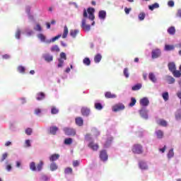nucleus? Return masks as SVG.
Instances as JSON below:
<instances>
[{"label": "nucleus", "mask_w": 181, "mask_h": 181, "mask_svg": "<svg viewBox=\"0 0 181 181\" xmlns=\"http://www.w3.org/2000/svg\"><path fill=\"white\" fill-rule=\"evenodd\" d=\"M146 14L145 13H140L139 14V21H144L145 19Z\"/></svg>", "instance_id": "obj_52"}, {"label": "nucleus", "mask_w": 181, "mask_h": 181, "mask_svg": "<svg viewBox=\"0 0 181 181\" xmlns=\"http://www.w3.org/2000/svg\"><path fill=\"white\" fill-rule=\"evenodd\" d=\"M98 18L101 21H105V18H107V12L104 10H101L98 13Z\"/></svg>", "instance_id": "obj_12"}, {"label": "nucleus", "mask_w": 181, "mask_h": 181, "mask_svg": "<svg viewBox=\"0 0 181 181\" xmlns=\"http://www.w3.org/2000/svg\"><path fill=\"white\" fill-rule=\"evenodd\" d=\"M43 59H45V62L49 63V62H53V55H50L49 54H44L42 55Z\"/></svg>", "instance_id": "obj_14"}, {"label": "nucleus", "mask_w": 181, "mask_h": 181, "mask_svg": "<svg viewBox=\"0 0 181 181\" xmlns=\"http://www.w3.org/2000/svg\"><path fill=\"white\" fill-rule=\"evenodd\" d=\"M44 165L45 163H43L42 160H40L36 167V163L33 161L30 163V169L32 172H40L43 169Z\"/></svg>", "instance_id": "obj_1"}, {"label": "nucleus", "mask_w": 181, "mask_h": 181, "mask_svg": "<svg viewBox=\"0 0 181 181\" xmlns=\"http://www.w3.org/2000/svg\"><path fill=\"white\" fill-rule=\"evenodd\" d=\"M92 132L93 134H95V136H98V135H100V132L98 131L96 128H93Z\"/></svg>", "instance_id": "obj_53"}, {"label": "nucleus", "mask_w": 181, "mask_h": 181, "mask_svg": "<svg viewBox=\"0 0 181 181\" xmlns=\"http://www.w3.org/2000/svg\"><path fill=\"white\" fill-rule=\"evenodd\" d=\"M168 69L171 73H173V71L176 70V64H175L174 62H170L168 64Z\"/></svg>", "instance_id": "obj_22"}, {"label": "nucleus", "mask_w": 181, "mask_h": 181, "mask_svg": "<svg viewBox=\"0 0 181 181\" xmlns=\"http://www.w3.org/2000/svg\"><path fill=\"white\" fill-rule=\"evenodd\" d=\"M83 64H85V66H90V64H91V61L90 60L89 58L86 57L83 59Z\"/></svg>", "instance_id": "obj_40"}, {"label": "nucleus", "mask_w": 181, "mask_h": 181, "mask_svg": "<svg viewBox=\"0 0 181 181\" xmlns=\"http://www.w3.org/2000/svg\"><path fill=\"white\" fill-rule=\"evenodd\" d=\"M83 118L77 117L76 119V125H78L79 127H81V125H83Z\"/></svg>", "instance_id": "obj_36"}, {"label": "nucleus", "mask_w": 181, "mask_h": 181, "mask_svg": "<svg viewBox=\"0 0 181 181\" xmlns=\"http://www.w3.org/2000/svg\"><path fill=\"white\" fill-rule=\"evenodd\" d=\"M162 97L164 101H168L169 100V93L168 92L163 93Z\"/></svg>", "instance_id": "obj_43"}, {"label": "nucleus", "mask_w": 181, "mask_h": 181, "mask_svg": "<svg viewBox=\"0 0 181 181\" xmlns=\"http://www.w3.org/2000/svg\"><path fill=\"white\" fill-rule=\"evenodd\" d=\"M168 6H170L171 8H173V6H175V2L173 1H169L168 2Z\"/></svg>", "instance_id": "obj_63"}, {"label": "nucleus", "mask_w": 181, "mask_h": 181, "mask_svg": "<svg viewBox=\"0 0 181 181\" xmlns=\"http://www.w3.org/2000/svg\"><path fill=\"white\" fill-rule=\"evenodd\" d=\"M41 113H42V110H40V108H37L35 110V115H40Z\"/></svg>", "instance_id": "obj_60"}, {"label": "nucleus", "mask_w": 181, "mask_h": 181, "mask_svg": "<svg viewBox=\"0 0 181 181\" xmlns=\"http://www.w3.org/2000/svg\"><path fill=\"white\" fill-rule=\"evenodd\" d=\"M59 131V128L56 126H52L50 127V134L52 135H56V133Z\"/></svg>", "instance_id": "obj_29"}, {"label": "nucleus", "mask_w": 181, "mask_h": 181, "mask_svg": "<svg viewBox=\"0 0 181 181\" xmlns=\"http://www.w3.org/2000/svg\"><path fill=\"white\" fill-rule=\"evenodd\" d=\"M173 74L174 77H176V78L181 77L180 71L175 70V71H173Z\"/></svg>", "instance_id": "obj_45"}, {"label": "nucleus", "mask_w": 181, "mask_h": 181, "mask_svg": "<svg viewBox=\"0 0 181 181\" xmlns=\"http://www.w3.org/2000/svg\"><path fill=\"white\" fill-rule=\"evenodd\" d=\"M100 158L101 160H107L108 155H107V151H105V150H103L102 151H100Z\"/></svg>", "instance_id": "obj_13"}, {"label": "nucleus", "mask_w": 181, "mask_h": 181, "mask_svg": "<svg viewBox=\"0 0 181 181\" xmlns=\"http://www.w3.org/2000/svg\"><path fill=\"white\" fill-rule=\"evenodd\" d=\"M175 119L179 121L181 119V110H178L175 113Z\"/></svg>", "instance_id": "obj_42"}, {"label": "nucleus", "mask_w": 181, "mask_h": 181, "mask_svg": "<svg viewBox=\"0 0 181 181\" xmlns=\"http://www.w3.org/2000/svg\"><path fill=\"white\" fill-rule=\"evenodd\" d=\"M168 32L170 35H173L176 32V30L175 29V27H171L168 29Z\"/></svg>", "instance_id": "obj_50"}, {"label": "nucleus", "mask_w": 181, "mask_h": 181, "mask_svg": "<svg viewBox=\"0 0 181 181\" xmlns=\"http://www.w3.org/2000/svg\"><path fill=\"white\" fill-rule=\"evenodd\" d=\"M91 26H94V23H92L91 25L87 23L81 24V28L83 30H84V32H88L90 29H91Z\"/></svg>", "instance_id": "obj_11"}, {"label": "nucleus", "mask_w": 181, "mask_h": 181, "mask_svg": "<svg viewBox=\"0 0 181 181\" xmlns=\"http://www.w3.org/2000/svg\"><path fill=\"white\" fill-rule=\"evenodd\" d=\"M66 175H70L73 173V169L71 168H66L64 170Z\"/></svg>", "instance_id": "obj_49"}, {"label": "nucleus", "mask_w": 181, "mask_h": 181, "mask_svg": "<svg viewBox=\"0 0 181 181\" xmlns=\"http://www.w3.org/2000/svg\"><path fill=\"white\" fill-rule=\"evenodd\" d=\"M158 124H159V125H161L162 127H167V125H168V122H166L165 120H163V119H159L158 121Z\"/></svg>", "instance_id": "obj_39"}, {"label": "nucleus", "mask_w": 181, "mask_h": 181, "mask_svg": "<svg viewBox=\"0 0 181 181\" xmlns=\"http://www.w3.org/2000/svg\"><path fill=\"white\" fill-rule=\"evenodd\" d=\"M60 37H62V34H59V35L52 37L51 40H47L46 41V43L54 42H56V40H59V39H60Z\"/></svg>", "instance_id": "obj_19"}, {"label": "nucleus", "mask_w": 181, "mask_h": 181, "mask_svg": "<svg viewBox=\"0 0 181 181\" xmlns=\"http://www.w3.org/2000/svg\"><path fill=\"white\" fill-rule=\"evenodd\" d=\"M25 33L27 36H33V35H35V32L29 28H25Z\"/></svg>", "instance_id": "obj_34"}, {"label": "nucleus", "mask_w": 181, "mask_h": 181, "mask_svg": "<svg viewBox=\"0 0 181 181\" xmlns=\"http://www.w3.org/2000/svg\"><path fill=\"white\" fill-rule=\"evenodd\" d=\"M158 8H159V4H158V3H155L152 5L148 6V9H150V11H153L154 9H158Z\"/></svg>", "instance_id": "obj_33"}, {"label": "nucleus", "mask_w": 181, "mask_h": 181, "mask_svg": "<svg viewBox=\"0 0 181 181\" xmlns=\"http://www.w3.org/2000/svg\"><path fill=\"white\" fill-rule=\"evenodd\" d=\"M51 52H60V48L57 45H54L51 48Z\"/></svg>", "instance_id": "obj_51"}, {"label": "nucleus", "mask_w": 181, "mask_h": 181, "mask_svg": "<svg viewBox=\"0 0 181 181\" xmlns=\"http://www.w3.org/2000/svg\"><path fill=\"white\" fill-rule=\"evenodd\" d=\"M141 88H142V84L137 83L132 88V90L133 91H138V90H141Z\"/></svg>", "instance_id": "obj_32"}, {"label": "nucleus", "mask_w": 181, "mask_h": 181, "mask_svg": "<svg viewBox=\"0 0 181 181\" xmlns=\"http://www.w3.org/2000/svg\"><path fill=\"white\" fill-rule=\"evenodd\" d=\"M167 156H168V159H170V158H173V156H175V153L173 152V148H171L168 151Z\"/></svg>", "instance_id": "obj_41"}, {"label": "nucleus", "mask_w": 181, "mask_h": 181, "mask_svg": "<svg viewBox=\"0 0 181 181\" xmlns=\"http://www.w3.org/2000/svg\"><path fill=\"white\" fill-rule=\"evenodd\" d=\"M102 59L103 56H101L100 54H98L94 57V62L95 63H100Z\"/></svg>", "instance_id": "obj_27"}, {"label": "nucleus", "mask_w": 181, "mask_h": 181, "mask_svg": "<svg viewBox=\"0 0 181 181\" xmlns=\"http://www.w3.org/2000/svg\"><path fill=\"white\" fill-rule=\"evenodd\" d=\"M63 130L65 135H68V136L76 135V130L73 128L64 127Z\"/></svg>", "instance_id": "obj_7"}, {"label": "nucleus", "mask_w": 181, "mask_h": 181, "mask_svg": "<svg viewBox=\"0 0 181 181\" xmlns=\"http://www.w3.org/2000/svg\"><path fill=\"white\" fill-rule=\"evenodd\" d=\"M136 104V99L135 98H131V103L129 104V107H134Z\"/></svg>", "instance_id": "obj_48"}, {"label": "nucleus", "mask_w": 181, "mask_h": 181, "mask_svg": "<svg viewBox=\"0 0 181 181\" xmlns=\"http://www.w3.org/2000/svg\"><path fill=\"white\" fill-rule=\"evenodd\" d=\"M45 95L43 92H40L37 94V100L38 101H42V100H45Z\"/></svg>", "instance_id": "obj_23"}, {"label": "nucleus", "mask_w": 181, "mask_h": 181, "mask_svg": "<svg viewBox=\"0 0 181 181\" xmlns=\"http://www.w3.org/2000/svg\"><path fill=\"white\" fill-rule=\"evenodd\" d=\"M140 105H141V107H144V108H146V107L149 105V99H148V98H143L141 99Z\"/></svg>", "instance_id": "obj_10"}, {"label": "nucleus", "mask_w": 181, "mask_h": 181, "mask_svg": "<svg viewBox=\"0 0 181 181\" xmlns=\"http://www.w3.org/2000/svg\"><path fill=\"white\" fill-rule=\"evenodd\" d=\"M148 78L152 83H156L158 81V79L156 78V76H155V74L151 72L148 74Z\"/></svg>", "instance_id": "obj_18"}, {"label": "nucleus", "mask_w": 181, "mask_h": 181, "mask_svg": "<svg viewBox=\"0 0 181 181\" xmlns=\"http://www.w3.org/2000/svg\"><path fill=\"white\" fill-rule=\"evenodd\" d=\"M177 97L181 100V90L177 92Z\"/></svg>", "instance_id": "obj_64"}, {"label": "nucleus", "mask_w": 181, "mask_h": 181, "mask_svg": "<svg viewBox=\"0 0 181 181\" xmlns=\"http://www.w3.org/2000/svg\"><path fill=\"white\" fill-rule=\"evenodd\" d=\"M64 144L65 145H71V144H73V139L71 138L65 139Z\"/></svg>", "instance_id": "obj_46"}, {"label": "nucleus", "mask_w": 181, "mask_h": 181, "mask_svg": "<svg viewBox=\"0 0 181 181\" xmlns=\"http://www.w3.org/2000/svg\"><path fill=\"white\" fill-rule=\"evenodd\" d=\"M6 158H8V153H3L2 157L0 160V162H4V160H5V159H6Z\"/></svg>", "instance_id": "obj_54"}, {"label": "nucleus", "mask_w": 181, "mask_h": 181, "mask_svg": "<svg viewBox=\"0 0 181 181\" xmlns=\"http://www.w3.org/2000/svg\"><path fill=\"white\" fill-rule=\"evenodd\" d=\"M85 139L86 141H88V148H90V149H92V151H98V144H94V142H93V137L91 136L90 134H87L85 136Z\"/></svg>", "instance_id": "obj_2"}, {"label": "nucleus", "mask_w": 181, "mask_h": 181, "mask_svg": "<svg viewBox=\"0 0 181 181\" xmlns=\"http://www.w3.org/2000/svg\"><path fill=\"white\" fill-rule=\"evenodd\" d=\"M51 114L55 115V114H59V109L56 108V107L52 106L51 107Z\"/></svg>", "instance_id": "obj_44"}, {"label": "nucleus", "mask_w": 181, "mask_h": 181, "mask_svg": "<svg viewBox=\"0 0 181 181\" xmlns=\"http://www.w3.org/2000/svg\"><path fill=\"white\" fill-rule=\"evenodd\" d=\"M33 130L31 128H27L25 129V134L26 135H32Z\"/></svg>", "instance_id": "obj_58"}, {"label": "nucleus", "mask_w": 181, "mask_h": 181, "mask_svg": "<svg viewBox=\"0 0 181 181\" xmlns=\"http://www.w3.org/2000/svg\"><path fill=\"white\" fill-rule=\"evenodd\" d=\"M78 165H80V162H78V160L73 161V167L74 168H77V166H78Z\"/></svg>", "instance_id": "obj_61"}, {"label": "nucleus", "mask_w": 181, "mask_h": 181, "mask_svg": "<svg viewBox=\"0 0 181 181\" xmlns=\"http://www.w3.org/2000/svg\"><path fill=\"white\" fill-rule=\"evenodd\" d=\"M131 11H132L131 8H128L127 7L124 8V12H125L126 15H129V13L131 12Z\"/></svg>", "instance_id": "obj_62"}, {"label": "nucleus", "mask_w": 181, "mask_h": 181, "mask_svg": "<svg viewBox=\"0 0 181 181\" xmlns=\"http://www.w3.org/2000/svg\"><path fill=\"white\" fill-rule=\"evenodd\" d=\"M139 166L141 170H148V165L145 163V161H140L139 163Z\"/></svg>", "instance_id": "obj_15"}, {"label": "nucleus", "mask_w": 181, "mask_h": 181, "mask_svg": "<svg viewBox=\"0 0 181 181\" xmlns=\"http://www.w3.org/2000/svg\"><path fill=\"white\" fill-rule=\"evenodd\" d=\"M155 134L158 139H162V138H163V132L162 130L156 129Z\"/></svg>", "instance_id": "obj_16"}, {"label": "nucleus", "mask_w": 181, "mask_h": 181, "mask_svg": "<svg viewBox=\"0 0 181 181\" xmlns=\"http://www.w3.org/2000/svg\"><path fill=\"white\" fill-rule=\"evenodd\" d=\"M78 30H71L70 31V35L72 36V37H76L77 36V33H78Z\"/></svg>", "instance_id": "obj_47"}, {"label": "nucleus", "mask_w": 181, "mask_h": 181, "mask_svg": "<svg viewBox=\"0 0 181 181\" xmlns=\"http://www.w3.org/2000/svg\"><path fill=\"white\" fill-rule=\"evenodd\" d=\"M81 112L82 115L84 117H88V115H90V109L88 107H82Z\"/></svg>", "instance_id": "obj_17"}, {"label": "nucleus", "mask_w": 181, "mask_h": 181, "mask_svg": "<svg viewBox=\"0 0 181 181\" xmlns=\"http://www.w3.org/2000/svg\"><path fill=\"white\" fill-rule=\"evenodd\" d=\"M87 12L88 13V19H90V21H94V19H95V16H94V12H95V9H94L93 8H88Z\"/></svg>", "instance_id": "obj_9"}, {"label": "nucleus", "mask_w": 181, "mask_h": 181, "mask_svg": "<svg viewBox=\"0 0 181 181\" xmlns=\"http://www.w3.org/2000/svg\"><path fill=\"white\" fill-rule=\"evenodd\" d=\"M67 35H69V28H67V25H65L64 28V33L62 34V39H66V37H67Z\"/></svg>", "instance_id": "obj_26"}, {"label": "nucleus", "mask_w": 181, "mask_h": 181, "mask_svg": "<svg viewBox=\"0 0 181 181\" xmlns=\"http://www.w3.org/2000/svg\"><path fill=\"white\" fill-rule=\"evenodd\" d=\"M165 52H170L172 50H175V45H165Z\"/></svg>", "instance_id": "obj_25"}, {"label": "nucleus", "mask_w": 181, "mask_h": 181, "mask_svg": "<svg viewBox=\"0 0 181 181\" xmlns=\"http://www.w3.org/2000/svg\"><path fill=\"white\" fill-rule=\"evenodd\" d=\"M106 98H117V95L111 93V92H106L105 94Z\"/></svg>", "instance_id": "obj_30"}, {"label": "nucleus", "mask_w": 181, "mask_h": 181, "mask_svg": "<svg viewBox=\"0 0 181 181\" xmlns=\"http://www.w3.org/2000/svg\"><path fill=\"white\" fill-rule=\"evenodd\" d=\"M40 180L41 181H49V180H50V177H49L46 175H41Z\"/></svg>", "instance_id": "obj_38"}, {"label": "nucleus", "mask_w": 181, "mask_h": 181, "mask_svg": "<svg viewBox=\"0 0 181 181\" xmlns=\"http://www.w3.org/2000/svg\"><path fill=\"white\" fill-rule=\"evenodd\" d=\"M95 108L98 111H101L103 110V105L98 102H95Z\"/></svg>", "instance_id": "obj_35"}, {"label": "nucleus", "mask_w": 181, "mask_h": 181, "mask_svg": "<svg viewBox=\"0 0 181 181\" xmlns=\"http://www.w3.org/2000/svg\"><path fill=\"white\" fill-rule=\"evenodd\" d=\"M133 153H137V155H141L144 153L143 147L140 144H134L132 149Z\"/></svg>", "instance_id": "obj_4"}, {"label": "nucleus", "mask_w": 181, "mask_h": 181, "mask_svg": "<svg viewBox=\"0 0 181 181\" xmlns=\"http://www.w3.org/2000/svg\"><path fill=\"white\" fill-rule=\"evenodd\" d=\"M160 54H162V52L159 49H153L151 52L152 59H158V57H160Z\"/></svg>", "instance_id": "obj_8"}, {"label": "nucleus", "mask_w": 181, "mask_h": 181, "mask_svg": "<svg viewBox=\"0 0 181 181\" xmlns=\"http://www.w3.org/2000/svg\"><path fill=\"white\" fill-rule=\"evenodd\" d=\"M139 112L141 118H143L144 119H148V113L149 112V110L146 107H142L141 110L139 111Z\"/></svg>", "instance_id": "obj_5"}, {"label": "nucleus", "mask_w": 181, "mask_h": 181, "mask_svg": "<svg viewBox=\"0 0 181 181\" xmlns=\"http://www.w3.org/2000/svg\"><path fill=\"white\" fill-rule=\"evenodd\" d=\"M34 30H35L36 32H43V28H42V26H40V24H36L35 26H34Z\"/></svg>", "instance_id": "obj_37"}, {"label": "nucleus", "mask_w": 181, "mask_h": 181, "mask_svg": "<svg viewBox=\"0 0 181 181\" xmlns=\"http://www.w3.org/2000/svg\"><path fill=\"white\" fill-rule=\"evenodd\" d=\"M59 167L57 166V164H56V163L54 162H52L51 164H50V170L52 172H54V170H57V168Z\"/></svg>", "instance_id": "obj_31"}, {"label": "nucleus", "mask_w": 181, "mask_h": 181, "mask_svg": "<svg viewBox=\"0 0 181 181\" xmlns=\"http://www.w3.org/2000/svg\"><path fill=\"white\" fill-rule=\"evenodd\" d=\"M124 76L126 77V78H128V77H129V72L128 71L127 68H125L124 69Z\"/></svg>", "instance_id": "obj_55"}, {"label": "nucleus", "mask_w": 181, "mask_h": 181, "mask_svg": "<svg viewBox=\"0 0 181 181\" xmlns=\"http://www.w3.org/2000/svg\"><path fill=\"white\" fill-rule=\"evenodd\" d=\"M18 70L19 73H25V67L23 66H19L18 67Z\"/></svg>", "instance_id": "obj_56"}, {"label": "nucleus", "mask_w": 181, "mask_h": 181, "mask_svg": "<svg viewBox=\"0 0 181 181\" xmlns=\"http://www.w3.org/2000/svg\"><path fill=\"white\" fill-rule=\"evenodd\" d=\"M16 39H21V30L18 29L16 32Z\"/></svg>", "instance_id": "obj_57"}, {"label": "nucleus", "mask_w": 181, "mask_h": 181, "mask_svg": "<svg viewBox=\"0 0 181 181\" xmlns=\"http://www.w3.org/2000/svg\"><path fill=\"white\" fill-rule=\"evenodd\" d=\"M64 60H67V57L66 56V53L61 52L59 55V58L58 59V64L57 68L61 69L64 64Z\"/></svg>", "instance_id": "obj_3"}, {"label": "nucleus", "mask_w": 181, "mask_h": 181, "mask_svg": "<svg viewBox=\"0 0 181 181\" xmlns=\"http://www.w3.org/2000/svg\"><path fill=\"white\" fill-rule=\"evenodd\" d=\"M112 110L114 112H118L119 111H122L125 110V105H124V104L122 103H118L112 107Z\"/></svg>", "instance_id": "obj_6"}, {"label": "nucleus", "mask_w": 181, "mask_h": 181, "mask_svg": "<svg viewBox=\"0 0 181 181\" xmlns=\"http://www.w3.org/2000/svg\"><path fill=\"white\" fill-rule=\"evenodd\" d=\"M25 144L27 148H30V146H32V145L30 144V140L29 139L25 140Z\"/></svg>", "instance_id": "obj_59"}, {"label": "nucleus", "mask_w": 181, "mask_h": 181, "mask_svg": "<svg viewBox=\"0 0 181 181\" xmlns=\"http://www.w3.org/2000/svg\"><path fill=\"white\" fill-rule=\"evenodd\" d=\"M112 142V136L108 137L107 140L104 144V148H110V146H111Z\"/></svg>", "instance_id": "obj_21"}, {"label": "nucleus", "mask_w": 181, "mask_h": 181, "mask_svg": "<svg viewBox=\"0 0 181 181\" xmlns=\"http://www.w3.org/2000/svg\"><path fill=\"white\" fill-rule=\"evenodd\" d=\"M59 158H60V155L53 154L49 157V160H51V162H54V160H57Z\"/></svg>", "instance_id": "obj_28"}, {"label": "nucleus", "mask_w": 181, "mask_h": 181, "mask_svg": "<svg viewBox=\"0 0 181 181\" xmlns=\"http://www.w3.org/2000/svg\"><path fill=\"white\" fill-rule=\"evenodd\" d=\"M37 37H38V39H40V40H41V42L46 43V42H47V40H46V36H45V35L40 33L37 35Z\"/></svg>", "instance_id": "obj_24"}, {"label": "nucleus", "mask_w": 181, "mask_h": 181, "mask_svg": "<svg viewBox=\"0 0 181 181\" xmlns=\"http://www.w3.org/2000/svg\"><path fill=\"white\" fill-rule=\"evenodd\" d=\"M165 81L168 83V84H173L175 81V78L170 76H165Z\"/></svg>", "instance_id": "obj_20"}]
</instances>
